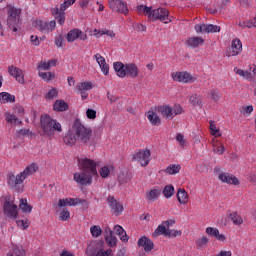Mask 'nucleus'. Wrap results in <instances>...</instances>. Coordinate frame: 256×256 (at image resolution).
<instances>
[{"instance_id":"f257e3e1","label":"nucleus","mask_w":256,"mask_h":256,"mask_svg":"<svg viewBox=\"0 0 256 256\" xmlns=\"http://www.w3.org/2000/svg\"><path fill=\"white\" fill-rule=\"evenodd\" d=\"M92 137L93 130L86 127L79 118H76L72 127L66 132L63 141L69 147H73L77 142L81 145H91Z\"/></svg>"},{"instance_id":"f03ea898","label":"nucleus","mask_w":256,"mask_h":256,"mask_svg":"<svg viewBox=\"0 0 256 256\" xmlns=\"http://www.w3.org/2000/svg\"><path fill=\"white\" fill-rule=\"evenodd\" d=\"M82 172L74 174V181L79 185L87 187L93 183V177H97V162L89 158H78Z\"/></svg>"},{"instance_id":"7ed1b4c3","label":"nucleus","mask_w":256,"mask_h":256,"mask_svg":"<svg viewBox=\"0 0 256 256\" xmlns=\"http://www.w3.org/2000/svg\"><path fill=\"white\" fill-rule=\"evenodd\" d=\"M37 169H39V167L36 164H31L16 176L13 173H9L7 175V183L9 187L15 189L16 191H23V188H21L23 181L30 177V175L37 173Z\"/></svg>"},{"instance_id":"20e7f679","label":"nucleus","mask_w":256,"mask_h":256,"mask_svg":"<svg viewBox=\"0 0 256 256\" xmlns=\"http://www.w3.org/2000/svg\"><path fill=\"white\" fill-rule=\"evenodd\" d=\"M136 11L138 13H144L148 19H151V21H162V23H171V18L169 17V10L166 8H158L152 10L151 7L145 6V5H138L136 8Z\"/></svg>"},{"instance_id":"39448f33","label":"nucleus","mask_w":256,"mask_h":256,"mask_svg":"<svg viewBox=\"0 0 256 256\" xmlns=\"http://www.w3.org/2000/svg\"><path fill=\"white\" fill-rule=\"evenodd\" d=\"M40 127L42 129V137H53V135H55V131L58 133L63 131L61 123L51 118L49 114H44L40 117Z\"/></svg>"},{"instance_id":"423d86ee","label":"nucleus","mask_w":256,"mask_h":256,"mask_svg":"<svg viewBox=\"0 0 256 256\" xmlns=\"http://www.w3.org/2000/svg\"><path fill=\"white\" fill-rule=\"evenodd\" d=\"M21 8L10 7L8 10L7 25L14 33L19 31L21 25Z\"/></svg>"},{"instance_id":"0eeeda50","label":"nucleus","mask_w":256,"mask_h":256,"mask_svg":"<svg viewBox=\"0 0 256 256\" xmlns=\"http://www.w3.org/2000/svg\"><path fill=\"white\" fill-rule=\"evenodd\" d=\"M77 0H64V3L60 5L59 8H53L52 15L56 20H58L59 25H63L65 23V12L68 7H71Z\"/></svg>"},{"instance_id":"6e6552de","label":"nucleus","mask_w":256,"mask_h":256,"mask_svg":"<svg viewBox=\"0 0 256 256\" xmlns=\"http://www.w3.org/2000/svg\"><path fill=\"white\" fill-rule=\"evenodd\" d=\"M132 159L133 161H139L142 167H147V165H149V162L151 161V150H140L132 156Z\"/></svg>"},{"instance_id":"1a4fd4ad","label":"nucleus","mask_w":256,"mask_h":256,"mask_svg":"<svg viewBox=\"0 0 256 256\" xmlns=\"http://www.w3.org/2000/svg\"><path fill=\"white\" fill-rule=\"evenodd\" d=\"M243 51L241 40L236 38L232 41L231 47L226 51V57H237Z\"/></svg>"},{"instance_id":"9d476101","label":"nucleus","mask_w":256,"mask_h":256,"mask_svg":"<svg viewBox=\"0 0 256 256\" xmlns=\"http://www.w3.org/2000/svg\"><path fill=\"white\" fill-rule=\"evenodd\" d=\"M172 79L178 83H195L196 79L188 72H173Z\"/></svg>"},{"instance_id":"9b49d317","label":"nucleus","mask_w":256,"mask_h":256,"mask_svg":"<svg viewBox=\"0 0 256 256\" xmlns=\"http://www.w3.org/2000/svg\"><path fill=\"white\" fill-rule=\"evenodd\" d=\"M77 39H80V41H86L87 35L80 29L74 28L68 32L66 41L68 43H74V41H77Z\"/></svg>"},{"instance_id":"f8f14e48","label":"nucleus","mask_w":256,"mask_h":256,"mask_svg":"<svg viewBox=\"0 0 256 256\" xmlns=\"http://www.w3.org/2000/svg\"><path fill=\"white\" fill-rule=\"evenodd\" d=\"M110 9L118 13H123L127 15L129 13V8L127 7V2L123 0H112L110 1Z\"/></svg>"},{"instance_id":"ddd939ff","label":"nucleus","mask_w":256,"mask_h":256,"mask_svg":"<svg viewBox=\"0 0 256 256\" xmlns=\"http://www.w3.org/2000/svg\"><path fill=\"white\" fill-rule=\"evenodd\" d=\"M103 245H105V242L101 240L91 242L86 248V255L96 256L103 249Z\"/></svg>"},{"instance_id":"4468645a","label":"nucleus","mask_w":256,"mask_h":256,"mask_svg":"<svg viewBox=\"0 0 256 256\" xmlns=\"http://www.w3.org/2000/svg\"><path fill=\"white\" fill-rule=\"evenodd\" d=\"M3 209L7 217H10V219H17V215H19V212L16 204H13L9 201H5Z\"/></svg>"},{"instance_id":"2eb2a0df","label":"nucleus","mask_w":256,"mask_h":256,"mask_svg":"<svg viewBox=\"0 0 256 256\" xmlns=\"http://www.w3.org/2000/svg\"><path fill=\"white\" fill-rule=\"evenodd\" d=\"M8 73L11 77H15L16 81L19 82L21 85L25 84V76L23 75V70L18 67L9 66Z\"/></svg>"},{"instance_id":"dca6fc26","label":"nucleus","mask_w":256,"mask_h":256,"mask_svg":"<svg viewBox=\"0 0 256 256\" xmlns=\"http://www.w3.org/2000/svg\"><path fill=\"white\" fill-rule=\"evenodd\" d=\"M108 205L111 207L113 213L116 215H121L123 213V205L119 203L113 196H108L107 198Z\"/></svg>"},{"instance_id":"f3484780","label":"nucleus","mask_w":256,"mask_h":256,"mask_svg":"<svg viewBox=\"0 0 256 256\" xmlns=\"http://www.w3.org/2000/svg\"><path fill=\"white\" fill-rule=\"evenodd\" d=\"M218 179L228 185H239V179L231 173H220Z\"/></svg>"},{"instance_id":"a211bd4d","label":"nucleus","mask_w":256,"mask_h":256,"mask_svg":"<svg viewBox=\"0 0 256 256\" xmlns=\"http://www.w3.org/2000/svg\"><path fill=\"white\" fill-rule=\"evenodd\" d=\"M138 247H143L146 253L153 251L155 244L147 236H143L138 240Z\"/></svg>"},{"instance_id":"6ab92c4d","label":"nucleus","mask_w":256,"mask_h":256,"mask_svg":"<svg viewBox=\"0 0 256 256\" xmlns=\"http://www.w3.org/2000/svg\"><path fill=\"white\" fill-rule=\"evenodd\" d=\"M94 58L96 59L102 73L104 75H109V65L105 61V57L101 56V54L97 53L94 55Z\"/></svg>"},{"instance_id":"aec40b11","label":"nucleus","mask_w":256,"mask_h":256,"mask_svg":"<svg viewBox=\"0 0 256 256\" xmlns=\"http://www.w3.org/2000/svg\"><path fill=\"white\" fill-rule=\"evenodd\" d=\"M126 76L131 77V79H137L139 77V68L136 64L130 63L126 64Z\"/></svg>"},{"instance_id":"412c9836","label":"nucleus","mask_w":256,"mask_h":256,"mask_svg":"<svg viewBox=\"0 0 256 256\" xmlns=\"http://www.w3.org/2000/svg\"><path fill=\"white\" fill-rule=\"evenodd\" d=\"M131 179H133V173H131V171H122L118 175V183H120V185H126V183H131Z\"/></svg>"},{"instance_id":"4be33fe9","label":"nucleus","mask_w":256,"mask_h":256,"mask_svg":"<svg viewBox=\"0 0 256 256\" xmlns=\"http://www.w3.org/2000/svg\"><path fill=\"white\" fill-rule=\"evenodd\" d=\"M68 200L69 207H75L77 205H83V207L88 208L89 202L86 199L81 198H66Z\"/></svg>"},{"instance_id":"5701e85b","label":"nucleus","mask_w":256,"mask_h":256,"mask_svg":"<svg viewBox=\"0 0 256 256\" xmlns=\"http://www.w3.org/2000/svg\"><path fill=\"white\" fill-rule=\"evenodd\" d=\"M114 70L116 75L121 79L126 77V64H123L122 62H114Z\"/></svg>"},{"instance_id":"b1692460","label":"nucleus","mask_w":256,"mask_h":256,"mask_svg":"<svg viewBox=\"0 0 256 256\" xmlns=\"http://www.w3.org/2000/svg\"><path fill=\"white\" fill-rule=\"evenodd\" d=\"M177 199L181 205H187L189 202V194L183 188H179L177 192Z\"/></svg>"},{"instance_id":"393cba45","label":"nucleus","mask_w":256,"mask_h":256,"mask_svg":"<svg viewBox=\"0 0 256 256\" xmlns=\"http://www.w3.org/2000/svg\"><path fill=\"white\" fill-rule=\"evenodd\" d=\"M187 45L189 47H192V49H195L197 47H200V45H203L205 43V40L201 37H191L187 40Z\"/></svg>"},{"instance_id":"a878e982","label":"nucleus","mask_w":256,"mask_h":256,"mask_svg":"<svg viewBox=\"0 0 256 256\" xmlns=\"http://www.w3.org/2000/svg\"><path fill=\"white\" fill-rule=\"evenodd\" d=\"M53 107L54 111L63 112L69 109V104L65 100H56Z\"/></svg>"},{"instance_id":"bb28decb","label":"nucleus","mask_w":256,"mask_h":256,"mask_svg":"<svg viewBox=\"0 0 256 256\" xmlns=\"http://www.w3.org/2000/svg\"><path fill=\"white\" fill-rule=\"evenodd\" d=\"M146 117L150 121L151 125H161V118H159V115H157V113L153 111H148Z\"/></svg>"},{"instance_id":"cd10ccee","label":"nucleus","mask_w":256,"mask_h":256,"mask_svg":"<svg viewBox=\"0 0 256 256\" xmlns=\"http://www.w3.org/2000/svg\"><path fill=\"white\" fill-rule=\"evenodd\" d=\"M114 232L120 237L121 241L124 243H127L129 241V236H127V232H125V229L123 227L116 225L114 227Z\"/></svg>"},{"instance_id":"c85d7f7f","label":"nucleus","mask_w":256,"mask_h":256,"mask_svg":"<svg viewBox=\"0 0 256 256\" xmlns=\"http://www.w3.org/2000/svg\"><path fill=\"white\" fill-rule=\"evenodd\" d=\"M158 113H161L163 117H165L166 119H169V117H173V108L167 105L160 106L158 107Z\"/></svg>"},{"instance_id":"c756f323","label":"nucleus","mask_w":256,"mask_h":256,"mask_svg":"<svg viewBox=\"0 0 256 256\" xmlns=\"http://www.w3.org/2000/svg\"><path fill=\"white\" fill-rule=\"evenodd\" d=\"M91 89H93V83L91 82H81V83H77L76 85V90L78 92H87V91H91Z\"/></svg>"},{"instance_id":"7c9ffc66","label":"nucleus","mask_w":256,"mask_h":256,"mask_svg":"<svg viewBox=\"0 0 256 256\" xmlns=\"http://www.w3.org/2000/svg\"><path fill=\"white\" fill-rule=\"evenodd\" d=\"M169 231V228H167L163 223L159 225L154 233L152 234L153 237H159V235H164V237H167V233Z\"/></svg>"},{"instance_id":"2f4dec72","label":"nucleus","mask_w":256,"mask_h":256,"mask_svg":"<svg viewBox=\"0 0 256 256\" xmlns=\"http://www.w3.org/2000/svg\"><path fill=\"white\" fill-rule=\"evenodd\" d=\"M164 197H166V199H171V197H173L175 195V187H173V185H166L162 191Z\"/></svg>"},{"instance_id":"473e14b6","label":"nucleus","mask_w":256,"mask_h":256,"mask_svg":"<svg viewBox=\"0 0 256 256\" xmlns=\"http://www.w3.org/2000/svg\"><path fill=\"white\" fill-rule=\"evenodd\" d=\"M35 27L38 29V31H41V33H49V28L47 27V22L42 20H37L35 22Z\"/></svg>"},{"instance_id":"72a5a7b5","label":"nucleus","mask_w":256,"mask_h":256,"mask_svg":"<svg viewBox=\"0 0 256 256\" xmlns=\"http://www.w3.org/2000/svg\"><path fill=\"white\" fill-rule=\"evenodd\" d=\"M179 171H181V165L171 164L166 168L165 173L168 175H177Z\"/></svg>"},{"instance_id":"f704fd0d","label":"nucleus","mask_w":256,"mask_h":256,"mask_svg":"<svg viewBox=\"0 0 256 256\" xmlns=\"http://www.w3.org/2000/svg\"><path fill=\"white\" fill-rule=\"evenodd\" d=\"M0 97L4 103H15V95H11L9 92L0 93Z\"/></svg>"},{"instance_id":"c9c22d12","label":"nucleus","mask_w":256,"mask_h":256,"mask_svg":"<svg viewBox=\"0 0 256 256\" xmlns=\"http://www.w3.org/2000/svg\"><path fill=\"white\" fill-rule=\"evenodd\" d=\"M19 207L23 211V213H31V211L33 210V206L27 203V199H22L20 201Z\"/></svg>"},{"instance_id":"e433bc0d","label":"nucleus","mask_w":256,"mask_h":256,"mask_svg":"<svg viewBox=\"0 0 256 256\" xmlns=\"http://www.w3.org/2000/svg\"><path fill=\"white\" fill-rule=\"evenodd\" d=\"M12 253H13V255H20V256L27 255V252L25 251V249L23 248L22 245H13Z\"/></svg>"},{"instance_id":"4c0bfd02","label":"nucleus","mask_w":256,"mask_h":256,"mask_svg":"<svg viewBox=\"0 0 256 256\" xmlns=\"http://www.w3.org/2000/svg\"><path fill=\"white\" fill-rule=\"evenodd\" d=\"M229 217L234 225H243V218L237 212L230 213Z\"/></svg>"},{"instance_id":"58836bf2","label":"nucleus","mask_w":256,"mask_h":256,"mask_svg":"<svg viewBox=\"0 0 256 256\" xmlns=\"http://www.w3.org/2000/svg\"><path fill=\"white\" fill-rule=\"evenodd\" d=\"M160 195H161V191L159 189H153V190H150V192L148 193L147 199L148 201H157Z\"/></svg>"},{"instance_id":"ea45409f","label":"nucleus","mask_w":256,"mask_h":256,"mask_svg":"<svg viewBox=\"0 0 256 256\" xmlns=\"http://www.w3.org/2000/svg\"><path fill=\"white\" fill-rule=\"evenodd\" d=\"M39 77H41L43 81H46V83H49V81L55 79V74H53V72H39Z\"/></svg>"},{"instance_id":"a19ab883","label":"nucleus","mask_w":256,"mask_h":256,"mask_svg":"<svg viewBox=\"0 0 256 256\" xmlns=\"http://www.w3.org/2000/svg\"><path fill=\"white\" fill-rule=\"evenodd\" d=\"M105 241L108 247H115V245H117V237H115L114 233H112V235L106 236Z\"/></svg>"},{"instance_id":"79ce46f5","label":"nucleus","mask_w":256,"mask_h":256,"mask_svg":"<svg viewBox=\"0 0 256 256\" xmlns=\"http://www.w3.org/2000/svg\"><path fill=\"white\" fill-rule=\"evenodd\" d=\"M207 243H209V239L203 236L196 242V247L197 249H205V247L207 246Z\"/></svg>"},{"instance_id":"37998d69","label":"nucleus","mask_w":256,"mask_h":256,"mask_svg":"<svg viewBox=\"0 0 256 256\" xmlns=\"http://www.w3.org/2000/svg\"><path fill=\"white\" fill-rule=\"evenodd\" d=\"M221 31V26L206 24V33H219Z\"/></svg>"},{"instance_id":"c03bdc74","label":"nucleus","mask_w":256,"mask_h":256,"mask_svg":"<svg viewBox=\"0 0 256 256\" xmlns=\"http://www.w3.org/2000/svg\"><path fill=\"white\" fill-rule=\"evenodd\" d=\"M92 237H99L103 233V230H101V226L94 225L90 228Z\"/></svg>"},{"instance_id":"a18cd8bd","label":"nucleus","mask_w":256,"mask_h":256,"mask_svg":"<svg viewBox=\"0 0 256 256\" xmlns=\"http://www.w3.org/2000/svg\"><path fill=\"white\" fill-rule=\"evenodd\" d=\"M71 217V213L69 212V210L67 208H64L61 212H60V220L61 221H69V218Z\"/></svg>"},{"instance_id":"49530a36","label":"nucleus","mask_w":256,"mask_h":256,"mask_svg":"<svg viewBox=\"0 0 256 256\" xmlns=\"http://www.w3.org/2000/svg\"><path fill=\"white\" fill-rule=\"evenodd\" d=\"M210 131L211 135H215V137H221V133H219V129H217V126H215V121H210Z\"/></svg>"},{"instance_id":"de8ad7c7","label":"nucleus","mask_w":256,"mask_h":256,"mask_svg":"<svg viewBox=\"0 0 256 256\" xmlns=\"http://www.w3.org/2000/svg\"><path fill=\"white\" fill-rule=\"evenodd\" d=\"M190 103H192V105L201 106V97H199V95L197 94H193L192 96H190Z\"/></svg>"},{"instance_id":"09e8293b","label":"nucleus","mask_w":256,"mask_h":256,"mask_svg":"<svg viewBox=\"0 0 256 256\" xmlns=\"http://www.w3.org/2000/svg\"><path fill=\"white\" fill-rule=\"evenodd\" d=\"M57 95H59V91H57V88H52L46 94V99H55V97H57Z\"/></svg>"},{"instance_id":"8fccbe9b","label":"nucleus","mask_w":256,"mask_h":256,"mask_svg":"<svg viewBox=\"0 0 256 256\" xmlns=\"http://www.w3.org/2000/svg\"><path fill=\"white\" fill-rule=\"evenodd\" d=\"M109 173H111V170H109V167L107 166H103L100 169V176L102 177V179H107V177H109Z\"/></svg>"},{"instance_id":"3c124183","label":"nucleus","mask_w":256,"mask_h":256,"mask_svg":"<svg viewBox=\"0 0 256 256\" xmlns=\"http://www.w3.org/2000/svg\"><path fill=\"white\" fill-rule=\"evenodd\" d=\"M196 33H207V24H197L195 25Z\"/></svg>"},{"instance_id":"603ef678","label":"nucleus","mask_w":256,"mask_h":256,"mask_svg":"<svg viewBox=\"0 0 256 256\" xmlns=\"http://www.w3.org/2000/svg\"><path fill=\"white\" fill-rule=\"evenodd\" d=\"M181 235H182L181 230L168 229V233L166 234V237H181Z\"/></svg>"},{"instance_id":"864d4df0","label":"nucleus","mask_w":256,"mask_h":256,"mask_svg":"<svg viewBox=\"0 0 256 256\" xmlns=\"http://www.w3.org/2000/svg\"><path fill=\"white\" fill-rule=\"evenodd\" d=\"M183 113V107L180 104H175L172 108V115H181Z\"/></svg>"},{"instance_id":"5fc2aeb1","label":"nucleus","mask_w":256,"mask_h":256,"mask_svg":"<svg viewBox=\"0 0 256 256\" xmlns=\"http://www.w3.org/2000/svg\"><path fill=\"white\" fill-rule=\"evenodd\" d=\"M206 233L207 235H210V237H215L219 235V229L213 228V227H208L206 228Z\"/></svg>"},{"instance_id":"6e6d98bb","label":"nucleus","mask_w":256,"mask_h":256,"mask_svg":"<svg viewBox=\"0 0 256 256\" xmlns=\"http://www.w3.org/2000/svg\"><path fill=\"white\" fill-rule=\"evenodd\" d=\"M211 99L217 103L219 102V99H221V94L217 92V90H211L210 91Z\"/></svg>"},{"instance_id":"4d7b16f0","label":"nucleus","mask_w":256,"mask_h":256,"mask_svg":"<svg viewBox=\"0 0 256 256\" xmlns=\"http://www.w3.org/2000/svg\"><path fill=\"white\" fill-rule=\"evenodd\" d=\"M95 256H113V250L102 248Z\"/></svg>"},{"instance_id":"13d9d810","label":"nucleus","mask_w":256,"mask_h":256,"mask_svg":"<svg viewBox=\"0 0 256 256\" xmlns=\"http://www.w3.org/2000/svg\"><path fill=\"white\" fill-rule=\"evenodd\" d=\"M86 117L88 119H97V111H95L94 109H87L86 111Z\"/></svg>"},{"instance_id":"bf43d9fd","label":"nucleus","mask_w":256,"mask_h":256,"mask_svg":"<svg viewBox=\"0 0 256 256\" xmlns=\"http://www.w3.org/2000/svg\"><path fill=\"white\" fill-rule=\"evenodd\" d=\"M6 121H7V123H17L18 118H17V116H15L13 114H7Z\"/></svg>"},{"instance_id":"052dcab7","label":"nucleus","mask_w":256,"mask_h":256,"mask_svg":"<svg viewBox=\"0 0 256 256\" xmlns=\"http://www.w3.org/2000/svg\"><path fill=\"white\" fill-rule=\"evenodd\" d=\"M38 69H43V71H49L51 68H50L48 62H43V61H41V62L38 64Z\"/></svg>"},{"instance_id":"680f3d73","label":"nucleus","mask_w":256,"mask_h":256,"mask_svg":"<svg viewBox=\"0 0 256 256\" xmlns=\"http://www.w3.org/2000/svg\"><path fill=\"white\" fill-rule=\"evenodd\" d=\"M63 41H64L63 35H58L55 38V45H56V47H63Z\"/></svg>"},{"instance_id":"e2e57ef3","label":"nucleus","mask_w":256,"mask_h":256,"mask_svg":"<svg viewBox=\"0 0 256 256\" xmlns=\"http://www.w3.org/2000/svg\"><path fill=\"white\" fill-rule=\"evenodd\" d=\"M176 140L178 141V143H180V145L182 147H185L186 141H185V137L183 136V134H177Z\"/></svg>"},{"instance_id":"0e129e2a","label":"nucleus","mask_w":256,"mask_h":256,"mask_svg":"<svg viewBox=\"0 0 256 256\" xmlns=\"http://www.w3.org/2000/svg\"><path fill=\"white\" fill-rule=\"evenodd\" d=\"M55 27H57V22H55V20L47 23L48 33H50V31H55Z\"/></svg>"},{"instance_id":"69168bd1","label":"nucleus","mask_w":256,"mask_h":256,"mask_svg":"<svg viewBox=\"0 0 256 256\" xmlns=\"http://www.w3.org/2000/svg\"><path fill=\"white\" fill-rule=\"evenodd\" d=\"M30 41H31L32 45H35V47H38V45L40 43L39 37L38 36H34V35H32L30 37Z\"/></svg>"},{"instance_id":"338daca9","label":"nucleus","mask_w":256,"mask_h":256,"mask_svg":"<svg viewBox=\"0 0 256 256\" xmlns=\"http://www.w3.org/2000/svg\"><path fill=\"white\" fill-rule=\"evenodd\" d=\"M68 203H69V200L67 198L60 199L58 201V207H67V205H69Z\"/></svg>"},{"instance_id":"774afa93","label":"nucleus","mask_w":256,"mask_h":256,"mask_svg":"<svg viewBox=\"0 0 256 256\" xmlns=\"http://www.w3.org/2000/svg\"><path fill=\"white\" fill-rule=\"evenodd\" d=\"M247 27H248V29H251V27H256V18L248 20Z\"/></svg>"}]
</instances>
